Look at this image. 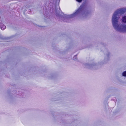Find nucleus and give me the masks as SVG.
Segmentation results:
<instances>
[{"label":"nucleus","mask_w":126,"mask_h":126,"mask_svg":"<svg viewBox=\"0 0 126 126\" xmlns=\"http://www.w3.org/2000/svg\"><path fill=\"white\" fill-rule=\"evenodd\" d=\"M123 11L126 12V8L124 9ZM122 14L121 10L116 11L112 16V23L114 28L116 31L120 32L125 33L126 32V24L119 23L118 21L119 16ZM121 20L123 23H126V16H123L121 19Z\"/></svg>","instance_id":"nucleus-1"},{"label":"nucleus","mask_w":126,"mask_h":126,"mask_svg":"<svg viewBox=\"0 0 126 126\" xmlns=\"http://www.w3.org/2000/svg\"><path fill=\"white\" fill-rule=\"evenodd\" d=\"M87 14V12L84 9L81 8V6L73 14L68 16V17L71 18L79 16L81 18L85 17Z\"/></svg>","instance_id":"nucleus-2"},{"label":"nucleus","mask_w":126,"mask_h":126,"mask_svg":"<svg viewBox=\"0 0 126 126\" xmlns=\"http://www.w3.org/2000/svg\"><path fill=\"white\" fill-rule=\"evenodd\" d=\"M1 26H0V27L2 30H3L6 28V26L3 24H2Z\"/></svg>","instance_id":"nucleus-3"},{"label":"nucleus","mask_w":126,"mask_h":126,"mask_svg":"<svg viewBox=\"0 0 126 126\" xmlns=\"http://www.w3.org/2000/svg\"><path fill=\"white\" fill-rule=\"evenodd\" d=\"M123 76H126V71L124 72L123 73Z\"/></svg>","instance_id":"nucleus-4"},{"label":"nucleus","mask_w":126,"mask_h":126,"mask_svg":"<svg viewBox=\"0 0 126 126\" xmlns=\"http://www.w3.org/2000/svg\"><path fill=\"white\" fill-rule=\"evenodd\" d=\"M77 1L79 2H81L82 0H76Z\"/></svg>","instance_id":"nucleus-5"},{"label":"nucleus","mask_w":126,"mask_h":126,"mask_svg":"<svg viewBox=\"0 0 126 126\" xmlns=\"http://www.w3.org/2000/svg\"><path fill=\"white\" fill-rule=\"evenodd\" d=\"M77 57V56H75V57H75V59H76V58Z\"/></svg>","instance_id":"nucleus-6"},{"label":"nucleus","mask_w":126,"mask_h":126,"mask_svg":"<svg viewBox=\"0 0 126 126\" xmlns=\"http://www.w3.org/2000/svg\"><path fill=\"white\" fill-rule=\"evenodd\" d=\"M73 59L74 60V58H73Z\"/></svg>","instance_id":"nucleus-7"}]
</instances>
